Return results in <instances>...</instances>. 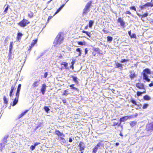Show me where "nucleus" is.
I'll return each instance as SVG.
<instances>
[{"label":"nucleus","mask_w":153,"mask_h":153,"mask_svg":"<svg viewBox=\"0 0 153 153\" xmlns=\"http://www.w3.org/2000/svg\"><path fill=\"white\" fill-rule=\"evenodd\" d=\"M39 81L40 80L34 82L32 85V86L33 88H36L39 85Z\"/></svg>","instance_id":"aec40b11"},{"label":"nucleus","mask_w":153,"mask_h":153,"mask_svg":"<svg viewBox=\"0 0 153 153\" xmlns=\"http://www.w3.org/2000/svg\"><path fill=\"white\" fill-rule=\"evenodd\" d=\"M135 86L138 89L146 90L144 85L143 83L140 82L137 83Z\"/></svg>","instance_id":"6e6552de"},{"label":"nucleus","mask_w":153,"mask_h":153,"mask_svg":"<svg viewBox=\"0 0 153 153\" xmlns=\"http://www.w3.org/2000/svg\"><path fill=\"white\" fill-rule=\"evenodd\" d=\"M48 75V72H46L44 74V77L45 78L47 77V76Z\"/></svg>","instance_id":"13d9d810"},{"label":"nucleus","mask_w":153,"mask_h":153,"mask_svg":"<svg viewBox=\"0 0 153 153\" xmlns=\"http://www.w3.org/2000/svg\"><path fill=\"white\" fill-rule=\"evenodd\" d=\"M44 108L45 110V111L47 113H48V112L50 110L49 108L47 106H45L44 107Z\"/></svg>","instance_id":"a19ab883"},{"label":"nucleus","mask_w":153,"mask_h":153,"mask_svg":"<svg viewBox=\"0 0 153 153\" xmlns=\"http://www.w3.org/2000/svg\"><path fill=\"white\" fill-rule=\"evenodd\" d=\"M130 102L136 105H137V104L136 103V102L132 98H131Z\"/></svg>","instance_id":"ea45409f"},{"label":"nucleus","mask_w":153,"mask_h":153,"mask_svg":"<svg viewBox=\"0 0 153 153\" xmlns=\"http://www.w3.org/2000/svg\"><path fill=\"white\" fill-rule=\"evenodd\" d=\"M62 101L64 104H65L66 102V100L65 99L62 100Z\"/></svg>","instance_id":"0e129e2a"},{"label":"nucleus","mask_w":153,"mask_h":153,"mask_svg":"<svg viewBox=\"0 0 153 153\" xmlns=\"http://www.w3.org/2000/svg\"><path fill=\"white\" fill-rule=\"evenodd\" d=\"M103 31L105 33L107 34L109 33V31L107 30L105 28H104L102 29Z\"/></svg>","instance_id":"37998d69"},{"label":"nucleus","mask_w":153,"mask_h":153,"mask_svg":"<svg viewBox=\"0 0 153 153\" xmlns=\"http://www.w3.org/2000/svg\"><path fill=\"white\" fill-rule=\"evenodd\" d=\"M92 1L88 2L84 8L83 10L82 13L83 16L86 15L90 11V8L91 6Z\"/></svg>","instance_id":"7ed1b4c3"},{"label":"nucleus","mask_w":153,"mask_h":153,"mask_svg":"<svg viewBox=\"0 0 153 153\" xmlns=\"http://www.w3.org/2000/svg\"><path fill=\"white\" fill-rule=\"evenodd\" d=\"M94 24V21L93 20H90L88 23V27L91 28Z\"/></svg>","instance_id":"c85d7f7f"},{"label":"nucleus","mask_w":153,"mask_h":153,"mask_svg":"<svg viewBox=\"0 0 153 153\" xmlns=\"http://www.w3.org/2000/svg\"><path fill=\"white\" fill-rule=\"evenodd\" d=\"M23 35V34L22 33L18 32L17 34L16 39L18 41H19L21 39Z\"/></svg>","instance_id":"a211bd4d"},{"label":"nucleus","mask_w":153,"mask_h":153,"mask_svg":"<svg viewBox=\"0 0 153 153\" xmlns=\"http://www.w3.org/2000/svg\"><path fill=\"white\" fill-rule=\"evenodd\" d=\"M28 15L29 18H31L33 16L34 13L33 12L30 11L28 13Z\"/></svg>","instance_id":"c756f323"},{"label":"nucleus","mask_w":153,"mask_h":153,"mask_svg":"<svg viewBox=\"0 0 153 153\" xmlns=\"http://www.w3.org/2000/svg\"><path fill=\"white\" fill-rule=\"evenodd\" d=\"M68 89L65 90L64 92L62 93V95L63 96H67L68 94Z\"/></svg>","instance_id":"c9c22d12"},{"label":"nucleus","mask_w":153,"mask_h":153,"mask_svg":"<svg viewBox=\"0 0 153 153\" xmlns=\"http://www.w3.org/2000/svg\"><path fill=\"white\" fill-rule=\"evenodd\" d=\"M130 9L131 10H134L135 11H136V10L135 7L134 6H131V7H130Z\"/></svg>","instance_id":"8fccbe9b"},{"label":"nucleus","mask_w":153,"mask_h":153,"mask_svg":"<svg viewBox=\"0 0 153 153\" xmlns=\"http://www.w3.org/2000/svg\"><path fill=\"white\" fill-rule=\"evenodd\" d=\"M88 51V50L87 48H85V55H86Z\"/></svg>","instance_id":"6e6d98bb"},{"label":"nucleus","mask_w":153,"mask_h":153,"mask_svg":"<svg viewBox=\"0 0 153 153\" xmlns=\"http://www.w3.org/2000/svg\"><path fill=\"white\" fill-rule=\"evenodd\" d=\"M121 124L120 121H119V123L114 122H113L112 126L114 127V128L117 130L119 131V129H118L119 127H120L122 129H123V125H121Z\"/></svg>","instance_id":"20e7f679"},{"label":"nucleus","mask_w":153,"mask_h":153,"mask_svg":"<svg viewBox=\"0 0 153 153\" xmlns=\"http://www.w3.org/2000/svg\"><path fill=\"white\" fill-rule=\"evenodd\" d=\"M71 77L72 78L73 80L75 83L76 85L79 84L78 79L76 76H71Z\"/></svg>","instance_id":"2eb2a0df"},{"label":"nucleus","mask_w":153,"mask_h":153,"mask_svg":"<svg viewBox=\"0 0 153 153\" xmlns=\"http://www.w3.org/2000/svg\"><path fill=\"white\" fill-rule=\"evenodd\" d=\"M130 74L129 75V77L131 79H132L134 77L136 76V75L135 74V73H132V72L131 71L130 72Z\"/></svg>","instance_id":"393cba45"},{"label":"nucleus","mask_w":153,"mask_h":153,"mask_svg":"<svg viewBox=\"0 0 153 153\" xmlns=\"http://www.w3.org/2000/svg\"><path fill=\"white\" fill-rule=\"evenodd\" d=\"M60 65H63L64 67L65 68H67V67L68 66V63L65 62H62V63L60 64Z\"/></svg>","instance_id":"2f4dec72"},{"label":"nucleus","mask_w":153,"mask_h":153,"mask_svg":"<svg viewBox=\"0 0 153 153\" xmlns=\"http://www.w3.org/2000/svg\"><path fill=\"white\" fill-rule=\"evenodd\" d=\"M130 37L131 38H135L136 37V36L135 33H133Z\"/></svg>","instance_id":"864d4df0"},{"label":"nucleus","mask_w":153,"mask_h":153,"mask_svg":"<svg viewBox=\"0 0 153 153\" xmlns=\"http://www.w3.org/2000/svg\"><path fill=\"white\" fill-rule=\"evenodd\" d=\"M64 5L65 4H62L59 7V8H60V9L61 10L62 8L64 6Z\"/></svg>","instance_id":"338daca9"},{"label":"nucleus","mask_w":153,"mask_h":153,"mask_svg":"<svg viewBox=\"0 0 153 153\" xmlns=\"http://www.w3.org/2000/svg\"><path fill=\"white\" fill-rule=\"evenodd\" d=\"M35 148V147L34 145H32L30 147V150L32 151L34 150Z\"/></svg>","instance_id":"09e8293b"},{"label":"nucleus","mask_w":153,"mask_h":153,"mask_svg":"<svg viewBox=\"0 0 153 153\" xmlns=\"http://www.w3.org/2000/svg\"><path fill=\"white\" fill-rule=\"evenodd\" d=\"M29 109L26 110L24 112L22 113L18 117V119H20L21 118L23 117L27 112H28Z\"/></svg>","instance_id":"412c9836"},{"label":"nucleus","mask_w":153,"mask_h":153,"mask_svg":"<svg viewBox=\"0 0 153 153\" xmlns=\"http://www.w3.org/2000/svg\"><path fill=\"white\" fill-rule=\"evenodd\" d=\"M146 93V91L145 90L143 92H141L140 91H137V95L138 97L140 96H141V94L143 93Z\"/></svg>","instance_id":"a878e982"},{"label":"nucleus","mask_w":153,"mask_h":153,"mask_svg":"<svg viewBox=\"0 0 153 153\" xmlns=\"http://www.w3.org/2000/svg\"><path fill=\"white\" fill-rule=\"evenodd\" d=\"M143 99L145 100H149L150 99V98L148 95H146L144 96Z\"/></svg>","instance_id":"e433bc0d"},{"label":"nucleus","mask_w":153,"mask_h":153,"mask_svg":"<svg viewBox=\"0 0 153 153\" xmlns=\"http://www.w3.org/2000/svg\"><path fill=\"white\" fill-rule=\"evenodd\" d=\"M98 149V148L95 146L93 149L92 153H96Z\"/></svg>","instance_id":"473e14b6"},{"label":"nucleus","mask_w":153,"mask_h":153,"mask_svg":"<svg viewBox=\"0 0 153 153\" xmlns=\"http://www.w3.org/2000/svg\"><path fill=\"white\" fill-rule=\"evenodd\" d=\"M126 14H128L129 15H131V13L129 11H126Z\"/></svg>","instance_id":"052dcab7"},{"label":"nucleus","mask_w":153,"mask_h":153,"mask_svg":"<svg viewBox=\"0 0 153 153\" xmlns=\"http://www.w3.org/2000/svg\"><path fill=\"white\" fill-rule=\"evenodd\" d=\"M116 67L115 68H122V65L121 64L119 63L118 62H117L115 63Z\"/></svg>","instance_id":"72a5a7b5"},{"label":"nucleus","mask_w":153,"mask_h":153,"mask_svg":"<svg viewBox=\"0 0 153 153\" xmlns=\"http://www.w3.org/2000/svg\"><path fill=\"white\" fill-rule=\"evenodd\" d=\"M137 15L139 16V17L141 19L144 18L145 17H147L148 15V14L147 12H146L144 13L141 14L140 13H137Z\"/></svg>","instance_id":"4468645a"},{"label":"nucleus","mask_w":153,"mask_h":153,"mask_svg":"<svg viewBox=\"0 0 153 153\" xmlns=\"http://www.w3.org/2000/svg\"><path fill=\"white\" fill-rule=\"evenodd\" d=\"M61 10L60 9V8H59L56 10V12L54 14L53 16H54L57 13H58Z\"/></svg>","instance_id":"5fc2aeb1"},{"label":"nucleus","mask_w":153,"mask_h":153,"mask_svg":"<svg viewBox=\"0 0 153 153\" xmlns=\"http://www.w3.org/2000/svg\"><path fill=\"white\" fill-rule=\"evenodd\" d=\"M128 59H123L121 60V62L122 63L124 62H128Z\"/></svg>","instance_id":"a18cd8bd"},{"label":"nucleus","mask_w":153,"mask_h":153,"mask_svg":"<svg viewBox=\"0 0 153 153\" xmlns=\"http://www.w3.org/2000/svg\"><path fill=\"white\" fill-rule=\"evenodd\" d=\"M151 74L150 70L148 68H145L143 71L142 73L143 79L147 82H149L150 81V79L147 74Z\"/></svg>","instance_id":"f03ea898"},{"label":"nucleus","mask_w":153,"mask_h":153,"mask_svg":"<svg viewBox=\"0 0 153 153\" xmlns=\"http://www.w3.org/2000/svg\"><path fill=\"white\" fill-rule=\"evenodd\" d=\"M64 39V37L62 32H59L55 38L53 43L55 45H60L62 43Z\"/></svg>","instance_id":"f257e3e1"},{"label":"nucleus","mask_w":153,"mask_h":153,"mask_svg":"<svg viewBox=\"0 0 153 153\" xmlns=\"http://www.w3.org/2000/svg\"><path fill=\"white\" fill-rule=\"evenodd\" d=\"M52 17V16H49L47 22H48L50 20V19H51Z\"/></svg>","instance_id":"e2e57ef3"},{"label":"nucleus","mask_w":153,"mask_h":153,"mask_svg":"<svg viewBox=\"0 0 153 153\" xmlns=\"http://www.w3.org/2000/svg\"><path fill=\"white\" fill-rule=\"evenodd\" d=\"M113 40V38L111 36H108L107 37V42H111Z\"/></svg>","instance_id":"58836bf2"},{"label":"nucleus","mask_w":153,"mask_h":153,"mask_svg":"<svg viewBox=\"0 0 153 153\" xmlns=\"http://www.w3.org/2000/svg\"><path fill=\"white\" fill-rule=\"evenodd\" d=\"M96 146L97 147L99 148L100 146H102V144L101 143L99 142Z\"/></svg>","instance_id":"de8ad7c7"},{"label":"nucleus","mask_w":153,"mask_h":153,"mask_svg":"<svg viewBox=\"0 0 153 153\" xmlns=\"http://www.w3.org/2000/svg\"><path fill=\"white\" fill-rule=\"evenodd\" d=\"M60 137H61V136H60ZM60 140H64V141H65V139L63 137H60Z\"/></svg>","instance_id":"69168bd1"},{"label":"nucleus","mask_w":153,"mask_h":153,"mask_svg":"<svg viewBox=\"0 0 153 153\" xmlns=\"http://www.w3.org/2000/svg\"><path fill=\"white\" fill-rule=\"evenodd\" d=\"M3 99L4 100V104L6 105H7L8 103V101L6 96H3Z\"/></svg>","instance_id":"bb28decb"},{"label":"nucleus","mask_w":153,"mask_h":153,"mask_svg":"<svg viewBox=\"0 0 153 153\" xmlns=\"http://www.w3.org/2000/svg\"><path fill=\"white\" fill-rule=\"evenodd\" d=\"M75 85L74 84H72L69 85V86L71 89H73L74 90H76V91H79V90L78 88L74 87Z\"/></svg>","instance_id":"4be33fe9"},{"label":"nucleus","mask_w":153,"mask_h":153,"mask_svg":"<svg viewBox=\"0 0 153 153\" xmlns=\"http://www.w3.org/2000/svg\"><path fill=\"white\" fill-rule=\"evenodd\" d=\"M21 89V88L17 87L16 92L15 93L16 96H18L19 95L20 91Z\"/></svg>","instance_id":"cd10ccee"},{"label":"nucleus","mask_w":153,"mask_h":153,"mask_svg":"<svg viewBox=\"0 0 153 153\" xmlns=\"http://www.w3.org/2000/svg\"><path fill=\"white\" fill-rule=\"evenodd\" d=\"M16 82H15L14 84L12 85L11 87V89L10 92L9 96L10 97H12L13 95V91L16 89Z\"/></svg>","instance_id":"9d476101"},{"label":"nucleus","mask_w":153,"mask_h":153,"mask_svg":"<svg viewBox=\"0 0 153 153\" xmlns=\"http://www.w3.org/2000/svg\"><path fill=\"white\" fill-rule=\"evenodd\" d=\"M153 6V3L149 2L146 3L144 4L139 6V8L141 10L146 9V7H152Z\"/></svg>","instance_id":"423d86ee"},{"label":"nucleus","mask_w":153,"mask_h":153,"mask_svg":"<svg viewBox=\"0 0 153 153\" xmlns=\"http://www.w3.org/2000/svg\"><path fill=\"white\" fill-rule=\"evenodd\" d=\"M79 149L80 151H82L85 149V146L84 143L82 141H80L78 145Z\"/></svg>","instance_id":"9b49d317"},{"label":"nucleus","mask_w":153,"mask_h":153,"mask_svg":"<svg viewBox=\"0 0 153 153\" xmlns=\"http://www.w3.org/2000/svg\"><path fill=\"white\" fill-rule=\"evenodd\" d=\"M16 97L14 98L13 102V106H14L18 102V100H19V96H16Z\"/></svg>","instance_id":"dca6fc26"},{"label":"nucleus","mask_w":153,"mask_h":153,"mask_svg":"<svg viewBox=\"0 0 153 153\" xmlns=\"http://www.w3.org/2000/svg\"><path fill=\"white\" fill-rule=\"evenodd\" d=\"M64 5L65 4H62L59 7V8H60V9L61 10L62 8L64 6Z\"/></svg>","instance_id":"774afa93"},{"label":"nucleus","mask_w":153,"mask_h":153,"mask_svg":"<svg viewBox=\"0 0 153 153\" xmlns=\"http://www.w3.org/2000/svg\"><path fill=\"white\" fill-rule=\"evenodd\" d=\"M147 131H153V123L149 126L147 128Z\"/></svg>","instance_id":"b1692460"},{"label":"nucleus","mask_w":153,"mask_h":153,"mask_svg":"<svg viewBox=\"0 0 153 153\" xmlns=\"http://www.w3.org/2000/svg\"><path fill=\"white\" fill-rule=\"evenodd\" d=\"M137 124V122L136 121H132L130 123V126L131 127L135 126Z\"/></svg>","instance_id":"7c9ffc66"},{"label":"nucleus","mask_w":153,"mask_h":153,"mask_svg":"<svg viewBox=\"0 0 153 153\" xmlns=\"http://www.w3.org/2000/svg\"><path fill=\"white\" fill-rule=\"evenodd\" d=\"M117 21L120 23V25L123 28H124L125 27V22L123 21V19L122 18L120 17L118 18L117 20Z\"/></svg>","instance_id":"1a4fd4ad"},{"label":"nucleus","mask_w":153,"mask_h":153,"mask_svg":"<svg viewBox=\"0 0 153 153\" xmlns=\"http://www.w3.org/2000/svg\"><path fill=\"white\" fill-rule=\"evenodd\" d=\"M77 43L78 45H85V42H82L81 41H79L77 42Z\"/></svg>","instance_id":"79ce46f5"},{"label":"nucleus","mask_w":153,"mask_h":153,"mask_svg":"<svg viewBox=\"0 0 153 153\" xmlns=\"http://www.w3.org/2000/svg\"><path fill=\"white\" fill-rule=\"evenodd\" d=\"M93 52H97L98 54H102L100 52V50L98 48H93Z\"/></svg>","instance_id":"f3484780"},{"label":"nucleus","mask_w":153,"mask_h":153,"mask_svg":"<svg viewBox=\"0 0 153 153\" xmlns=\"http://www.w3.org/2000/svg\"><path fill=\"white\" fill-rule=\"evenodd\" d=\"M55 134L58 136H62L64 137L65 136V135L62 133H61L59 130L56 129L55 130Z\"/></svg>","instance_id":"ddd939ff"},{"label":"nucleus","mask_w":153,"mask_h":153,"mask_svg":"<svg viewBox=\"0 0 153 153\" xmlns=\"http://www.w3.org/2000/svg\"><path fill=\"white\" fill-rule=\"evenodd\" d=\"M8 5H7V6L6 7L5 9L4 12H5V13H7V10H8Z\"/></svg>","instance_id":"3c124183"},{"label":"nucleus","mask_w":153,"mask_h":153,"mask_svg":"<svg viewBox=\"0 0 153 153\" xmlns=\"http://www.w3.org/2000/svg\"><path fill=\"white\" fill-rule=\"evenodd\" d=\"M82 33H85L89 38L91 37V35L90 32L83 30L82 31Z\"/></svg>","instance_id":"5701e85b"},{"label":"nucleus","mask_w":153,"mask_h":153,"mask_svg":"<svg viewBox=\"0 0 153 153\" xmlns=\"http://www.w3.org/2000/svg\"><path fill=\"white\" fill-rule=\"evenodd\" d=\"M74 61H72L71 62V65L70 67L71 68H72V69H74Z\"/></svg>","instance_id":"603ef678"},{"label":"nucleus","mask_w":153,"mask_h":153,"mask_svg":"<svg viewBox=\"0 0 153 153\" xmlns=\"http://www.w3.org/2000/svg\"><path fill=\"white\" fill-rule=\"evenodd\" d=\"M30 23V22L29 21L27 20L26 19H23L22 20L18 23V25L21 27H24L27 25L29 24Z\"/></svg>","instance_id":"39448f33"},{"label":"nucleus","mask_w":153,"mask_h":153,"mask_svg":"<svg viewBox=\"0 0 153 153\" xmlns=\"http://www.w3.org/2000/svg\"><path fill=\"white\" fill-rule=\"evenodd\" d=\"M149 105L147 103H144V104L143 107V109H145L147 108L148 107Z\"/></svg>","instance_id":"c03bdc74"},{"label":"nucleus","mask_w":153,"mask_h":153,"mask_svg":"<svg viewBox=\"0 0 153 153\" xmlns=\"http://www.w3.org/2000/svg\"><path fill=\"white\" fill-rule=\"evenodd\" d=\"M33 47L31 45L28 48V51H30L31 50L32 48Z\"/></svg>","instance_id":"bf43d9fd"},{"label":"nucleus","mask_w":153,"mask_h":153,"mask_svg":"<svg viewBox=\"0 0 153 153\" xmlns=\"http://www.w3.org/2000/svg\"><path fill=\"white\" fill-rule=\"evenodd\" d=\"M76 51L77 52H79L78 56H80L81 55V53H82L81 49L79 48H77L76 49Z\"/></svg>","instance_id":"4c0bfd02"},{"label":"nucleus","mask_w":153,"mask_h":153,"mask_svg":"<svg viewBox=\"0 0 153 153\" xmlns=\"http://www.w3.org/2000/svg\"><path fill=\"white\" fill-rule=\"evenodd\" d=\"M37 42V39L33 40V42L31 44V45L33 47L35 45L36 43Z\"/></svg>","instance_id":"f704fd0d"},{"label":"nucleus","mask_w":153,"mask_h":153,"mask_svg":"<svg viewBox=\"0 0 153 153\" xmlns=\"http://www.w3.org/2000/svg\"><path fill=\"white\" fill-rule=\"evenodd\" d=\"M13 42H10V44L9 46V55L10 56L11 55V53H12V50L13 48Z\"/></svg>","instance_id":"6ab92c4d"},{"label":"nucleus","mask_w":153,"mask_h":153,"mask_svg":"<svg viewBox=\"0 0 153 153\" xmlns=\"http://www.w3.org/2000/svg\"><path fill=\"white\" fill-rule=\"evenodd\" d=\"M8 137V136H5L4 137L3 140V141L4 142H7V139Z\"/></svg>","instance_id":"49530a36"},{"label":"nucleus","mask_w":153,"mask_h":153,"mask_svg":"<svg viewBox=\"0 0 153 153\" xmlns=\"http://www.w3.org/2000/svg\"><path fill=\"white\" fill-rule=\"evenodd\" d=\"M40 144V143H39L36 142V143H34V146L35 147L38 144Z\"/></svg>","instance_id":"680f3d73"},{"label":"nucleus","mask_w":153,"mask_h":153,"mask_svg":"<svg viewBox=\"0 0 153 153\" xmlns=\"http://www.w3.org/2000/svg\"><path fill=\"white\" fill-rule=\"evenodd\" d=\"M46 86L45 84H42V88L41 89V91L42 94L44 95L46 90Z\"/></svg>","instance_id":"f8f14e48"},{"label":"nucleus","mask_w":153,"mask_h":153,"mask_svg":"<svg viewBox=\"0 0 153 153\" xmlns=\"http://www.w3.org/2000/svg\"><path fill=\"white\" fill-rule=\"evenodd\" d=\"M133 118H134V117L132 115L125 116L120 118L119 119V121L121 123L122 122H125L128 119H131Z\"/></svg>","instance_id":"0eeeda50"},{"label":"nucleus","mask_w":153,"mask_h":153,"mask_svg":"<svg viewBox=\"0 0 153 153\" xmlns=\"http://www.w3.org/2000/svg\"><path fill=\"white\" fill-rule=\"evenodd\" d=\"M149 86L150 87H151L153 86V81H151V83H150L149 84Z\"/></svg>","instance_id":"4d7b16f0"}]
</instances>
